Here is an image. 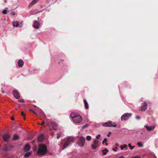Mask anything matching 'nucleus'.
Segmentation results:
<instances>
[{"instance_id": "f257e3e1", "label": "nucleus", "mask_w": 158, "mask_h": 158, "mask_svg": "<svg viewBox=\"0 0 158 158\" xmlns=\"http://www.w3.org/2000/svg\"><path fill=\"white\" fill-rule=\"evenodd\" d=\"M47 152V147L46 145L41 144L39 145V149L37 152L38 154L40 156L45 155Z\"/></svg>"}, {"instance_id": "f03ea898", "label": "nucleus", "mask_w": 158, "mask_h": 158, "mask_svg": "<svg viewBox=\"0 0 158 158\" xmlns=\"http://www.w3.org/2000/svg\"><path fill=\"white\" fill-rule=\"evenodd\" d=\"M46 123H47V125L49 127L50 131H52V129L54 130H57V125L56 122H52L49 119H48Z\"/></svg>"}, {"instance_id": "7ed1b4c3", "label": "nucleus", "mask_w": 158, "mask_h": 158, "mask_svg": "<svg viewBox=\"0 0 158 158\" xmlns=\"http://www.w3.org/2000/svg\"><path fill=\"white\" fill-rule=\"evenodd\" d=\"M73 142V137H69L67 139V141L63 145V148L62 149L65 148L68 145L71 143Z\"/></svg>"}, {"instance_id": "20e7f679", "label": "nucleus", "mask_w": 158, "mask_h": 158, "mask_svg": "<svg viewBox=\"0 0 158 158\" xmlns=\"http://www.w3.org/2000/svg\"><path fill=\"white\" fill-rule=\"evenodd\" d=\"M102 126L106 127H116V124L111 121L106 122L102 124Z\"/></svg>"}, {"instance_id": "39448f33", "label": "nucleus", "mask_w": 158, "mask_h": 158, "mask_svg": "<svg viewBox=\"0 0 158 158\" xmlns=\"http://www.w3.org/2000/svg\"><path fill=\"white\" fill-rule=\"evenodd\" d=\"M132 115L131 113H126L123 114L121 117L122 121H125L127 120Z\"/></svg>"}, {"instance_id": "423d86ee", "label": "nucleus", "mask_w": 158, "mask_h": 158, "mask_svg": "<svg viewBox=\"0 0 158 158\" xmlns=\"http://www.w3.org/2000/svg\"><path fill=\"white\" fill-rule=\"evenodd\" d=\"M85 139L84 137H80L79 138L77 143L78 145L81 147L83 146L85 143Z\"/></svg>"}, {"instance_id": "0eeeda50", "label": "nucleus", "mask_w": 158, "mask_h": 158, "mask_svg": "<svg viewBox=\"0 0 158 158\" xmlns=\"http://www.w3.org/2000/svg\"><path fill=\"white\" fill-rule=\"evenodd\" d=\"M82 120V117L80 115H78L74 118L73 120L76 123H80L81 122Z\"/></svg>"}, {"instance_id": "6e6552de", "label": "nucleus", "mask_w": 158, "mask_h": 158, "mask_svg": "<svg viewBox=\"0 0 158 158\" xmlns=\"http://www.w3.org/2000/svg\"><path fill=\"white\" fill-rule=\"evenodd\" d=\"M98 141L97 140H95L91 144V147L94 150L98 146Z\"/></svg>"}, {"instance_id": "1a4fd4ad", "label": "nucleus", "mask_w": 158, "mask_h": 158, "mask_svg": "<svg viewBox=\"0 0 158 158\" xmlns=\"http://www.w3.org/2000/svg\"><path fill=\"white\" fill-rule=\"evenodd\" d=\"M148 105L146 102H144L141 104V106L140 108V110L142 111H145Z\"/></svg>"}, {"instance_id": "9d476101", "label": "nucleus", "mask_w": 158, "mask_h": 158, "mask_svg": "<svg viewBox=\"0 0 158 158\" xmlns=\"http://www.w3.org/2000/svg\"><path fill=\"white\" fill-rule=\"evenodd\" d=\"M12 93L16 99H18L20 98L19 94L17 91L15 90H13Z\"/></svg>"}, {"instance_id": "9b49d317", "label": "nucleus", "mask_w": 158, "mask_h": 158, "mask_svg": "<svg viewBox=\"0 0 158 158\" xmlns=\"http://www.w3.org/2000/svg\"><path fill=\"white\" fill-rule=\"evenodd\" d=\"M144 127L146 129L147 131H153L154 130L155 126H149L147 125H145Z\"/></svg>"}, {"instance_id": "f8f14e48", "label": "nucleus", "mask_w": 158, "mask_h": 158, "mask_svg": "<svg viewBox=\"0 0 158 158\" xmlns=\"http://www.w3.org/2000/svg\"><path fill=\"white\" fill-rule=\"evenodd\" d=\"M10 138L9 135L7 134H5L3 136V138L5 141L7 142Z\"/></svg>"}, {"instance_id": "ddd939ff", "label": "nucleus", "mask_w": 158, "mask_h": 158, "mask_svg": "<svg viewBox=\"0 0 158 158\" xmlns=\"http://www.w3.org/2000/svg\"><path fill=\"white\" fill-rule=\"evenodd\" d=\"M40 24L36 21H35L33 23V27L35 28H38L39 27Z\"/></svg>"}, {"instance_id": "4468645a", "label": "nucleus", "mask_w": 158, "mask_h": 158, "mask_svg": "<svg viewBox=\"0 0 158 158\" xmlns=\"http://www.w3.org/2000/svg\"><path fill=\"white\" fill-rule=\"evenodd\" d=\"M31 147L28 144H26L24 146V150L25 152H27L29 151Z\"/></svg>"}, {"instance_id": "2eb2a0df", "label": "nucleus", "mask_w": 158, "mask_h": 158, "mask_svg": "<svg viewBox=\"0 0 158 158\" xmlns=\"http://www.w3.org/2000/svg\"><path fill=\"white\" fill-rule=\"evenodd\" d=\"M23 64L24 62L22 60L20 59L19 60L18 62V65L19 67H22L23 66Z\"/></svg>"}, {"instance_id": "dca6fc26", "label": "nucleus", "mask_w": 158, "mask_h": 158, "mask_svg": "<svg viewBox=\"0 0 158 158\" xmlns=\"http://www.w3.org/2000/svg\"><path fill=\"white\" fill-rule=\"evenodd\" d=\"M38 0H33L30 4L28 6V7L30 8L32 6L35 5L38 1Z\"/></svg>"}, {"instance_id": "f3484780", "label": "nucleus", "mask_w": 158, "mask_h": 158, "mask_svg": "<svg viewBox=\"0 0 158 158\" xmlns=\"http://www.w3.org/2000/svg\"><path fill=\"white\" fill-rule=\"evenodd\" d=\"M83 101L85 108L86 109H88L89 108V106L87 101L85 99H84Z\"/></svg>"}, {"instance_id": "a211bd4d", "label": "nucleus", "mask_w": 158, "mask_h": 158, "mask_svg": "<svg viewBox=\"0 0 158 158\" xmlns=\"http://www.w3.org/2000/svg\"><path fill=\"white\" fill-rule=\"evenodd\" d=\"M43 139V135H40L38 137V141L39 142H41Z\"/></svg>"}, {"instance_id": "6ab92c4d", "label": "nucleus", "mask_w": 158, "mask_h": 158, "mask_svg": "<svg viewBox=\"0 0 158 158\" xmlns=\"http://www.w3.org/2000/svg\"><path fill=\"white\" fill-rule=\"evenodd\" d=\"M102 154L103 155H105L109 151L106 149H105L102 150Z\"/></svg>"}, {"instance_id": "aec40b11", "label": "nucleus", "mask_w": 158, "mask_h": 158, "mask_svg": "<svg viewBox=\"0 0 158 158\" xmlns=\"http://www.w3.org/2000/svg\"><path fill=\"white\" fill-rule=\"evenodd\" d=\"M77 115L76 114L74 113H72L70 114V116L71 118H73V120L74 118L76 116H77Z\"/></svg>"}, {"instance_id": "412c9836", "label": "nucleus", "mask_w": 158, "mask_h": 158, "mask_svg": "<svg viewBox=\"0 0 158 158\" xmlns=\"http://www.w3.org/2000/svg\"><path fill=\"white\" fill-rule=\"evenodd\" d=\"M31 152H27L24 155V156L25 157H29L31 154Z\"/></svg>"}, {"instance_id": "4be33fe9", "label": "nucleus", "mask_w": 158, "mask_h": 158, "mask_svg": "<svg viewBox=\"0 0 158 158\" xmlns=\"http://www.w3.org/2000/svg\"><path fill=\"white\" fill-rule=\"evenodd\" d=\"M13 139L15 140H17L19 139V137L16 135H15L13 136Z\"/></svg>"}, {"instance_id": "5701e85b", "label": "nucleus", "mask_w": 158, "mask_h": 158, "mask_svg": "<svg viewBox=\"0 0 158 158\" xmlns=\"http://www.w3.org/2000/svg\"><path fill=\"white\" fill-rule=\"evenodd\" d=\"M13 25L14 27H18L19 26V23L17 22H13Z\"/></svg>"}, {"instance_id": "b1692460", "label": "nucleus", "mask_w": 158, "mask_h": 158, "mask_svg": "<svg viewBox=\"0 0 158 158\" xmlns=\"http://www.w3.org/2000/svg\"><path fill=\"white\" fill-rule=\"evenodd\" d=\"M8 10L7 8H6V9L2 11V13L4 14H6L7 13V10Z\"/></svg>"}, {"instance_id": "393cba45", "label": "nucleus", "mask_w": 158, "mask_h": 158, "mask_svg": "<svg viewBox=\"0 0 158 158\" xmlns=\"http://www.w3.org/2000/svg\"><path fill=\"white\" fill-rule=\"evenodd\" d=\"M127 147V144H124L123 146H120L121 149L123 150L124 148Z\"/></svg>"}, {"instance_id": "a878e982", "label": "nucleus", "mask_w": 158, "mask_h": 158, "mask_svg": "<svg viewBox=\"0 0 158 158\" xmlns=\"http://www.w3.org/2000/svg\"><path fill=\"white\" fill-rule=\"evenodd\" d=\"M128 146L130 148V149L131 150L133 149L135 147L134 146H132L130 144H128Z\"/></svg>"}, {"instance_id": "bb28decb", "label": "nucleus", "mask_w": 158, "mask_h": 158, "mask_svg": "<svg viewBox=\"0 0 158 158\" xmlns=\"http://www.w3.org/2000/svg\"><path fill=\"white\" fill-rule=\"evenodd\" d=\"M137 144L140 147L143 146V144L140 142H138L137 143Z\"/></svg>"}, {"instance_id": "cd10ccee", "label": "nucleus", "mask_w": 158, "mask_h": 158, "mask_svg": "<svg viewBox=\"0 0 158 158\" xmlns=\"http://www.w3.org/2000/svg\"><path fill=\"white\" fill-rule=\"evenodd\" d=\"M61 133H58L57 135V139H58L61 136Z\"/></svg>"}, {"instance_id": "c85d7f7f", "label": "nucleus", "mask_w": 158, "mask_h": 158, "mask_svg": "<svg viewBox=\"0 0 158 158\" xmlns=\"http://www.w3.org/2000/svg\"><path fill=\"white\" fill-rule=\"evenodd\" d=\"M21 115L24 117V119H25V114L24 113L23 111H22L21 113Z\"/></svg>"}, {"instance_id": "c756f323", "label": "nucleus", "mask_w": 158, "mask_h": 158, "mask_svg": "<svg viewBox=\"0 0 158 158\" xmlns=\"http://www.w3.org/2000/svg\"><path fill=\"white\" fill-rule=\"evenodd\" d=\"M86 139L88 141L90 140L91 139V136H87L86 137Z\"/></svg>"}, {"instance_id": "7c9ffc66", "label": "nucleus", "mask_w": 158, "mask_h": 158, "mask_svg": "<svg viewBox=\"0 0 158 158\" xmlns=\"http://www.w3.org/2000/svg\"><path fill=\"white\" fill-rule=\"evenodd\" d=\"M88 127V125H85L83 126L82 127V129H85V128L87 127Z\"/></svg>"}, {"instance_id": "2f4dec72", "label": "nucleus", "mask_w": 158, "mask_h": 158, "mask_svg": "<svg viewBox=\"0 0 158 158\" xmlns=\"http://www.w3.org/2000/svg\"><path fill=\"white\" fill-rule=\"evenodd\" d=\"M19 102L24 103V101L23 99H20L19 100Z\"/></svg>"}, {"instance_id": "473e14b6", "label": "nucleus", "mask_w": 158, "mask_h": 158, "mask_svg": "<svg viewBox=\"0 0 158 158\" xmlns=\"http://www.w3.org/2000/svg\"><path fill=\"white\" fill-rule=\"evenodd\" d=\"M106 141H107L106 138H105L102 142V143L104 144V142H106Z\"/></svg>"}, {"instance_id": "72a5a7b5", "label": "nucleus", "mask_w": 158, "mask_h": 158, "mask_svg": "<svg viewBox=\"0 0 158 158\" xmlns=\"http://www.w3.org/2000/svg\"><path fill=\"white\" fill-rule=\"evenodd\" d=\"M45 123V122L44 121H42V123H41V124H39V123H38V124H39V125H43Z\"/></svg>"}, {"instance_id": "f704fd0d", "label": "nucleus", "mask_w": 158, "mask_h": 158, "mask_svg": "<svg viewBox=\"0 0 158 158\" xmlns=\"http://www.w3.org/2000/svg\"><path fill=\"white\" fill-rule=\"evenodd\" d=\"M10 14L11 15H15V12H11L10 13Z\"/></svg>"}, {"instance_id": "c9c22d12", "label": "nucleus", "mask_w": 158, "mask_h": 158, "mask_svg": "<svg viewBox=\"0 0 158 158\" xmlns=\"http://www.w3.org/2000/svg\"><path fill=\"white\" fill-rule=\"evenodd\" d=\"M137 119H139L140 118V117L139 116H136L135 117Z\"/></svg>"}, {"instance_id": "e433bc0d", "label": "nucleus", "mask_w": 158, "mask_h": 158, "mask_svg": "<svg viewBox=\"0 0 158 158\" xmlns=\"http://www.w3.org/2000/svg\"><path fill=\"white\" fill-rule=\"evenodd\" d=\"M101 136V135H98L97 136H96V138L97 139H99V137Z\"/></svg>"}, {"instance_id": "4c0bfd02", "label": "nucleus", "mask_w": 158, "mask_h": 158, "mask_svg": "<svg viewBox=\"0 0 158 158\" xmlns=\"http://www.w3.org/2000/svg\"><path fill=\"white\" fill-rule=\"evenodd\" d=\"M117 147H116L115 148H113V150L114 151H117Z\"/></svg>"}, {"instance_id": "58836bf2", "label": "nucleus", "mask_w": 158, "mask_h": 158, "mask_svg": "<svg viewBox=\"0 0 158 158\" xmlns=\"http://www.w3.org/2000/svg\"><path fill=\"white\" fill-rule=\"evenodd\" d=\"M37 147L36 146L34 147V151H35L36 150Z\"/></svg>"}, {"instance_id": "ea45409f", "label": "nucleus", "mask_w": 158, "mask_h": 158, "mask_svg": "<svg viewBox=\"0 0 158 158\" xmlns=\"http://www.w3.org/2000/svg\"><path fill=\"white\" fill-rule=\"evenodd\" d=\"M33 112V113L34 114H35V115H37V113H36L35 112L34 110L33 111V112Z\"/></svg>"}, {"instance_id": "a19ab883", "label": "nucleus", "mask_w": 158, "mask_h": 158, "mask_svg": "<svg viewBox=\"0 0 158 158\" xmlns=\"http://www.w3.org/2000/svg\"><path fill=\"white\" fill-rule=\"evenodd\" d=\"M33 112V113L34 114H35V115H37V113H36L35 112L34 110L33 111V112Z\"/></svg>"}, {"instance_id": "79ce46f5", "label": "nucleus", "mask_w": 158, "mask_h": 158, "mask_svg": "<svg viewBox=\"0 0 158 158\" xmlns=\"http://www.w3.org/2000/svg\"><path fill=\"white\" fill-rule=\"evenodd\" d=\"M11 120H14V119H15L13 117H11Z\"/></svg>"}, {"instance_id": "37998d69", "label": "nucleus", "mask_w": 158, "mask_h": 158, "mask_svg": "<svg viewBox=\"0 0 158 158\" xmlns=\"http://www.w3.org/2000/svg\"><path fill=\"white\" fill-rule=\"evenodd\" d=\"M51 134L52 136H53L54 134V133L53 132H52Z\"/></svg>"}, {"instance_id": "c03bdc74", "label": "nucleus", "mask_w": 158, "mask_h": 158, "mask_svg": "<svg viewBox=\"0 0 158 158\" xmlns=\"http://www.w3.org/2000/svg\"><path fill=\"white\" fill-rule=\"evenodd\" d=\"M133 158H140V157L139 156H136V157H133Z\"/></svg>"}, {"instance_id": "a18cd8bd", "label": "nucleus", "mask_w": 158, "mask_h": 158, "mask_svg": "<svg viewBox=\"0 0 158 158\" xmlns=\"http://www.w3.org/2000/svg\"><path fill=\"white\" fill-rule=\"evenodd\" d=\"M30 111L32 112L34 110H33L32 109H30Z\"/></svg>"}, {"instance_id": "49530a36", "label": "nucleus", "mask_w": 158, "mask_h": 158, "mask_svg": "<svg viewBox=\"0 0 158 158\" xmlns=\"http://www.w3.org/2000/svg\"><path fill=\"white\" fill-rule=\"evenodd\" d=\"M4 2L5 3H6V0H4Z\"/></svg>"}, {"instance_id": "de8ad7c7", "label": "nucleus", "mask_w": 158, "mask_h": 158, "mask_svg": "<svg viewBox=\"0 0 158 158\" xmlns=\"http://www.w3.org/2000/svg\"><path fill=\"white\" fill-rule=\"evenodd\" d=\"M119 158H124L123 157L121 156Z\"/></svg>"}, {"instance_id": "09e8293b", "label": "nucleus", "mask_w": 158, "mask_h": 158, "mask_svg": "<svg viewBox=\"0 0 158 158\" xmlns=\"http://www.w3.org/2000/svg\"><path fill=\"white\" fill-rule=\"evenodd\" d=\"M33 106H34V107H36V106H35V105H34Z\"/></svg>"}, {"instance_id": "8fccbe9b", "label": "nucleus", "mask_w": 158, "mask_h": 158, "mask_svg": "<svg viewBox=\"0 0 158 158\" xmlns=\"http://www.w3.org/2000/svg\"><path fill=\"white\" fill-rule=\"evenodd\" d=\"M107 136H108V137H109V136H110V135H107Z\"/></svg>"}, {"instance_id": "3c124183", "label": "nucleus", "mask_w": 158, "mask_h": 158, "mask_svg": "<svg viewBox=\"0 0 158 158\" xmlns=\"http://www.w3.org/2000/svg\"><path fill=\"white\" fill-rule=\"evenodd\" d=\"M106 145H107V143H106Z\"/></svg>"}, {"instance_id": "603ef678", "label": "nucleus", "mask_w": 158, "mask_h": 158, "mask_svg": "<svg viewBox=\"0 0 158 158\" xmlns=\"http://www.w3.org/2000/svg\"><path fill=\"white\" fill-rule=\"evenodd\" d=\"M2 93H4V91H2Z\"/></svg>"}, {"instance_id": "864d4df0", "label": "nucleus", "mask_w": 158, "mask_h": 158, "mask_svg": "<svg viewBox=\"0 0 158 158\" xmlns=\"http://www.w3.org/2000/svg\"><path fill=\"white\" fill-rule=\"evenodd\" d=\"M109 134H110V132H109Z\"/></svg>"}]
</instances>
